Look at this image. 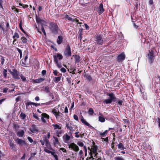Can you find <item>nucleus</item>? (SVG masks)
I'll return each mask as SVG.
<instances>
[{
  "instance_id": "13d9d810",
  "label": "nucleus",
  "mask_w": 160,
  "mask_h": 160,
  "mask_svg": "<svg viewBox=\"0 0 160 160\" xmlns=\"http://www.w3.org/2000/svg\"><path fill=\"white\" fill-rule=\"evenodd\" d=\"M20 77L21 78V79L22 80V81L23 82H25L26 81V78L22 75V74H21L20 75Z\"/></svg>"
},
{
  "instance_id": "a18cd8bd",
  "label": "nucleus",
  "mask_w": 160,
  "mask_h": 160,
  "mask_svg": "<svg viewBox=\"0 0 160 160\" xmlns=\"http://www.w3.org/2000/svg\"><path fill=\"white\" fill-rule=\"evenodd\" d=\"M77 18H79L78 17H76V18H75L73 19V21H72V22H74L75 21L77 23V24H81L82 23L79 22V20H78L77 19Z\"/></svg>"
},
{
  "instance_id": "473e14b6",
  "label": "nucleus",
  "mask_w": 160,
  "mask_h": 160,
  "mask_svg": "<svg viewBox=\"0 0 160 160\" xmlns=\"http://www.w3.org/2000/svg\"><path fill=\"white\" fill-rule=\"evenodd\" d=\"M4 22H0V28L2 30L3 33H5L6 30L4 28Z\"/></svg>"
},
{
  "instance_id": "603ef678",
  "label": "nucleus",
  "mask_w": 160,
  "mask_h": 160,
  "mask_svg": "<svg viewBox=\"0 0 160 160\" xmlns=\"http://www.w3.org/2000/svg\"><path fill=\"white\" fill-rule=\"evenodd\" d=\"M19 38V36L17 32H15L14 33V35L12 37V38Z\"/></svg>"
},
{
  "instance_id": "4c0bfd02",
  "label": "nucleus",
  "mask_w": 160,
  "mask_h": 160,
  "mask_svg": "<svg viewBox=\"0 0 160 160\" xmlns=\"http://www.w3.org/2000/svg\"><path fill=\"white\" fill-rule=\"evenodd\" d=\"M21 39L22 40L23 43L26 44H28L27 39L25 37H22Z\"/></svg>"
},
{
  "instance_id": "39448f33",
  "label": "nucleus",
  "mask_w": 160,
  "mask_h": 160,
  "mask_svg": "<svg viewBox=\"0 0 160 160\" xmlns=\"http://www.w3.org/2000/svg\"><path fill=\"white\" fill-rule=\"evenodd\" d=\"M155 55H154V51L153 50L149 51V52L147 56L148 62L151 65L153 62L155 58Z\"/></svg>"
},
{
  "instance_id": "f3484780",
  "label": "nucleus",
  "mask_w": 160,
  "mask_h": 160,
  "mask_svg": "<svg viewBox=\"0 0 160 160\" xmlns=\"http://www.w3.org/2000/svg\"><path fill=\"white\" fill-rule=\"evenodd\" d=\"M45 145L46 146L47 148L49 150H53V149L51 146L49 140L48 139H47L46 137H45Z\"/></svg>"
},
{
  "instance_id": "c03bdc74",
  "label": "nucleus",
  "mask_w": 160,
  "mask_h": 160,
  "mask_svg": "<svg viewBox=\"0 0 160 160\" xmlns=\"http://www.w3.org/2000/svg\"><path fill=\"white\" fill-rule=\"evenodd\" d=\"M16 50L19 53L20 55V59H21L22 56V50L18 48H16Z\"/></svg>"
},
{
  "instance_id": "3c124183",
  "label": "nucleus",
  "mask_w": 160,
  "mask_h": 160,
  "mask_svg": "<svg viewBox=\"0 0 160 160\" xmlns=\"http://www.w3.org/2000/svg\"><path fill=\"white\" fill-rule=\"evenodd\" d=\"M41 29H42V32H43L44 35L45 36H46V34L45 30H44V27H43V23H42V24L41 25Z\"/></svg>"
},
{
  "instance_id": "c756f323",
  "label": "nucleus",
  "mask_w": 160,
  "mask_h": 160,
  "mask_svg": "<svg viewBox=\"0 0 160 160\" xmlns=\"http://www.w3.org/2000/svg\"><path fill=\"white\" fill-rule=\"evenodd\" d=\"M24 133V131L23 130H21L17 132V135L19 137H22L23 136Z\"/></svg>"
},
{
  "instance_id": "ea45409f",
  "label": "nucleus",
  "mask_w": 160,
  "mask_h": 160,
  "mask_svg": "<svg viewBox=\"0 0 160 160\" xmlns=\"http://www.w3.org/2000/svg\"><path fill=\"white\" fill-rule=\"evenodd\" d=\"M43 91L46 93H48L50 92V88L48 86H46L44 88Z\"/></svg>"
},
{
  "instance_id": "de8ad7c7",
  "label": "nucleus",
  "mask_w": 160,
  "mask_h": 160,
  "mask_svg": "<svg viewBox=\"0 0 160 160\" xmlns=\"http://www.w3.org/2000/svg\"><path fill=\"white\" fill-rule=\"evenodd\" d=\"M88 113L90 115H92L94 113V111L92 108H90L88 111Z\"/></svg>"
},
{
  "instance_id": "4468645a",
  "label": "nucleus",
  "mask_w": 160,
  "mask_h": 160,
  "mask_svg": "<svg viewBox=\"0 0 160 160\" xmlns=\"http://www.w3.org/2000/svg\"><path fill=\"white\" fill-rule=\"evenodd\" d=\"M28 58V56L27 55L24 58V60H22L20 62L21 65L23 67H28V63L27 62L26 60Z\"/></svg>"
},
{
  "instance_id": "774afa93",
  "label": "nucleus",
  "mask_w": 160,
  "mask_h": 160,
  "mask_svg": "<svg viewBox=\"0 0 160 160\" xmlns=\"http://www.w3.org/2000/svg\"><path fill=\"white\" fill-rule=\"evenodd\" d=\"M157 121L158 124V127L160 128V118H158Z\"/></svg>"
},
{
  "instance_id": "79ce46f5",
  "label": "nucleus",
  "mask_w": 160,
  "mask_h": 160,
  "mask_svg": "<svg viewBox=\"0 0 160 160\" xmlns=\"http://www.w3.org/2000/svg\"><path fill=\"white\" fill-rule=\"evenodd\" d=\"M54 93V92H50V91L49 92H48L47 93H48V96L49 97H51L52 98V99H54V95L53 94Z\"/></svg>"
},
{
  "instance_id": "0e129e2a",
  "label": "nucleus",
  "mask_w": 160,
  "mask_h": 160,
  "mask_svg": "<svg viewBox=\"0 0 160 160\" xmlns=\"http://www.w3.org/2000/svg\"><path fill=\"white\" fill-rule=\"evenodd\" d=\"M78 38L80 39V40H81L82 38V32H81L79 33V34L78 36Z\"/></svg>"
},
{
  "instance_id": "2eb2a0df",
  "label": "nucleus",
  "mask_w": 160,
  "mask_h": 160,
  "mask_svg": "<svg viewBox=\"0 0 160 160\" xmlns=\"http://www.w3.org/2000/svg\"><path fill=\"white\" fill-rule=\"evenodd\" d=\"M29 130L32 133H36L38 132V128L34 124H33L32 125L31 128H29Z\"/></svg>"
},
{
  "instance_id": "cd10ccee",
  "label": "nucleus",
  "mask_w": 160,
  "mask_h": 160,
  "mask_svg": "<svg viewBox=\"0 0 160 160\" xmlns=\"http://www.w3.org/2000/svg\"><path fill=\"white\" fill-rule=\"evenodd\" d=\"M53 138L54 139V140L53 141V143L54 145H55L56 144H59L60 142H59L58 138L56 137H55L54 136H53Z\"/></svg>"
},
{
  "instance_id": "0eeeda50",
  "label": "nucleus",
  "mask_w": 160,
  "mask_h": 160,
  "mask_svg": "<svg viewBox=\"0 0 160 160\" xmlns=\"http://www.w3.org/2000/svg\"><path fill=\"white\" fill-rule=\"evenodd\" d=\"M9 72L12 75V78L14 79H20L19 77V72L16 69H13L12 71L10 70H9Z\"/></svg>"
},
{
  "instance_id": "e433bc0d",
  "label": "nucleus",
  "mask_w": 160,
  "mask_h": 160,
  "mask_svg": "<svg viewBox=\"0 0 160 160\" xmlns=\"http://www.w3.org/2000/svg\"><path fill=\"white\" fill-rule=\"evenodd\" d=\"M26 114L22 112H21L19 116V118L22 120H25L26 118Z\"/></svg>"
},
{
  "instance_id": "5701e85b",
  "label": "nucleus",
  "mask_w": 160,
  "mask_h": 160,
  "mask_svg": "<svg viewBox=\"0 0 160 160\" xmlns=\"http://www.w3.org/2000/svg\"><path fill=\"white\" fill-rule=\"evenodd\" d=\"M63 40V37L62 36L60 35L58 36V38L57 39V42L58 44H60L62 42Z\"/></svg>"
},
{
  "instance_id": "6e6d98bb",
  "label": "nucleus",
  "mask_w": 160,
  "mask_h": 160,
  "mask_svg": "<svg viewBox=\"0 0 160 160\" xmlns=\"http://www.w3.org/2000/svg\"><path fill=\"white\" fill-rule=\"evenodd\" d=\"M4 1L2 0H0V8H2V10H3L4 8L2 6Z\"/></svg>"
},
{
  "instance_id": "8fccbe9b",
  "label": "nucleus",
  "mask_w": 160,
  "mask_h": 160,
  "mask_svg": "<svg viewBox=\"0 0 160 160\" xmlns=\"http://www.w3.org/2000/svg\"><path fill=\"white\" fill-rule=\"evenodd\" d=\"M7 71L6 69H4L3 72V74L4 78H6L7 76Z\"/></svg>"
},
{
  "instance_id": "338daca9",
  "label": "nucleus",
  "mask_w": 160,
  "mask_h": 160,
  "mask_svg": "<svg viewBox=\"0 0 160 160\" xmlns=\"http://www.w3.org/2000/svg\"><path fill=\"white\" fill-rule=\"evenodd\" d=\"M40 142L41 143V144L42 146L44 145L45 142V139L43 138V140H40Z\"/></svg>"
},
{
  "instance_id": "37998d69",
  "label": "nucleus",
  "mask_w": 160,
  "mask_h": 160,
  "mask_svg": "<svg viewBox=\"0 0 160 160\" xmlns=\"http://www.w3.org/2000/svg\"><path fill=\"white\" fill-rule=\"evenodd\" d=\"M0 57L1 58V64L2 65H3L4 63L5 62V59L4 57L2 55H0Z\"/></svg>"
},
{
  "instance_id": "7ed1b4c3",
  "label": "nucleus",
  "mask_w": 160,
  "mask_h": 160,
  "mask_svg": "<svg viewBox=\"0 0 160 160\" xmlns=\"http://www.w3.org/2000/svg\"><path fill=\"white\" fill-rule=\"evenodd\" d=\"M107 95L109 96V98L104 100L103 101L104 104H108L111 103L112 102L117 101V98L115 97V94L112 93H107Z\"/></svg>"
},
{
  "instance_id": "a878e982",
  "label": "nucleus",
  "mask_w": 160,
  "mask_h": 160,
  "mask_svg": "<svg viewBox=\"0 0 160 160\" xmlns=\"http://www.w3.org/2000/svg\"><path fill=\"white\" fill-rule=\"evenodd\" d=\"M22 20H21L19 22V27L20 29L24 33V34H25L26 35H27V34L26 33V32L24 31V30L23 29L22 27Z\"/></svg>"
},
{
  "instance_id": "4d7b16f0",
  "label": "nucleus",
  "mask_w": 160,
  "mask_h": 160,
  "mask_svg": "<svg viewBox=\"0 0 160 160\" xmlns=\"http://www.w3.org/2000/svg\"><path fill=\"white\" fill-rule=\"evenodd\" d=\"M56 133H57L58 134H59L60 135L64 133V132L62 130H56L55 131Z\"/></svg>"
},
{
  "instance_id": "f704fd0d",
  "label": "nucleus",
  "mask_w": 160,
  "mask_h": 160,
  "mask_svg": "<svg viewBox=\"0 0 160 160\" xmlns=\"http://www.w3.org/2000/svg\"><path fill=\"white\" fill-rule=\"evenodd\" d=\"M115 143L117 144V142H112L111 144V147L113 151H115L117 149V148L115 147Z\"/></svg>"
},
{
  "instance_id": "4be33fe9",
  "label": "nucleus",
  "mask_w": 160,
  "mask_h": 160,
  "mask_svg": "<svg viewBox=\"0 0 160 160\" xmlns=\"http://www.w3.org/2000/svg\"><path fill=\"white\" fill-rule=\"evenodd\" d=\"M9 145L10 146V148L13 151L16 150V148L15 147L16 145L12 141H9L8 142Z\"/></svg>"
},
{
  "instance_id": "b1692460",
  "label": "nucleus",
  "mask_w": 160,
  "mask_h": 160,
  "mask_svg": "<svg viewBox=\"0 0 160 160\" xmlns=\"http://www.w3.org/2000/svg\"><path fill=\"white\" fill-rule=\"evenodd\" d=\"M36 21L38 24L40 23L41 25L42 24V22L45 23L46 22L45 21H44L43 20L41 19L39 17H38L37 16H36Z\"/></svg>"
},
{
  "instance_id": "423d86ee",
  "label": "nucleus",
  "mask_w": 160,
  "mask_h": 160,
  "mask_svg": "<svg viewBox=\"0 0 160 160\" xmlns=\"http://www.w3.org/2000/svg\"><path fill=\"white\" fill-rule=\"evenodd\" d=\"M52 112L55 116L57 120H58L62 119L63 114L58 110L54 109L52 111Z\"/></svg>"
},
{
  "instance_id": "dca6fc26",
  "label": "nucleus",
  "mask_w": 160,
  "mask_h": 160,
  "mask_svg": "<svg viewBox=\"0 0 160 160\" xmlns=\"http://www.w3.org/2000/svg\"><path fill=\"white\" fill-rule=\"evenodd\" d=\"M91 147H92V151H90V152H95L96 151H98V146L96 145L95 143L93 141L92 142V145L91 146Z\"/></svg>"
},
{
  "instance_id": "f8f14e48",
  "label": "nucleus",
  "mask_w": 160,
  "mask_h": 160,
  "mask_svg": "<svg viewBox=\"0 0 160 160\" xmlns=\"http://www.w3.org/2000/svg\"><path fill=\"white\" fill-rule=\"evenodd\" d=\"M126 56L124 52H122L119 55L117 58V61L120 62H121L123 61L125 58Z\"/></svg>"
},
{
  "instance_id": "aec40b11",
  "label": "nucleus",
  "mask_w": 160,
  "mask_h": 160,
  "mask_svg": "<svg viewBox=\"0 0 160 160\" xmlns=\"http://www.w3.org/2000/svg\"><path fill=\"white\" fill-rule=\"evenodd\" d=\"M45 80L44 78H40L38 79L32 80V82L33 83H40L44 81Z\"/></svg>"
},
{
  "instance_id": "c85d7f7f",
  "label": "nucleus",
  "mask_w": 160,
  "mask_h": 160,
  "mask_svg": "<svg viewBox=\"0 0 160 160\" xmlns=\"http://www.w3.org/2000/svg\"><path fill=\"white\" fill-rule=\"evenodd\" d=\"M62 75L61 74H59L58 76H59L58 77H55L54 82L55 83H57L61 80V77Z\"/></svg>"
},
{
  "instance_id": "49530a36",
  "label": "nucleus",
  "mask_w": 160,
  "mask_h": 160,
  "mask_svg": "<svg viewBox=\"0 0 160 160\" xmlns=\"http://www.w3.org/2000/svg\"><path fill=\"white\" fill-rule=\"evenodd\" d=\"M52 101H53L52 100H50L49 101L46 102H45V103H42L41 104V105H49L52 103Z\"/></svg>"
},
{
  "instance_id": "ddd939ff",
  "label": "nucleus",
  "mask_w": 160,
  "mask_h": 160,
  "mask_svg": "<svg viewBox=\"0 0 160 160\" xmlns=\"http://www.w3.org/2000/svg\"><path fill=\"white\" fill-rule=\"evenodd\" d=\"M41 116V120L42 122L46 123V120L49 118V116L46 113H42Z\"/></svg>"
},
{
  "instance_id": "bf43d9fd",
  "label": "nucleus",
  "mask_w": 160,
  "mask_h": 160,
  "mask_svg": "<svg viewBox=\"0 0 160 160\" xmlns=\"http://www.w3.org/2000/svg\"><path fill=\"white\" fill-rule=\"evenodd\" d=\"M116 102L119 105L122 106L123 103V101L122 100H119L118 101H117Z\"/></svg>"
},
{
  "instance_id": "2f4dec72",
  "label": "nucleus",
  "mask_w": 160,
  "mask_h": 160,
  "mask_svg": "<svg viewBox=\"0 0 160 160\" xmlns=\"http://www.w3.org/2000/svg\"><path fill=\"white\" fill-rule=\"evenodd\" d=\"M118 148L121 150H124L125 148L124 147V145L122 143H120L117 145Z\"/></svg>"
},
{
  "instance_id": "1a4fd4ad",
  "label": "nucleus",
  "mask_w": 160,
  "mask_h": 160,
  "mask_svg": "<svg viewBox=\"0 0 160 160\" xmlns=\"http://www.w3.org/2000/svg\"><path fill=\"white\" fill-rule=\"evenodd\" d=\"M68 148H69L71 149L74 151L77 152H78L79 150L78 146L74 142H72L70 144H69Z\"/></svg>"
},
{
  "instance_id": "7c9ffc66",
  "label": "nucleus",
  "mask_w": 160,
  "mask_h": 160,
  "mask_svg": "<svg viewBox=\"0 0 160 160\" xmlns=\"http://www.w3.org/2000/svg\"><path fill=\"white\" fill-rule=\"evenodd\" d=\"M109 130H106L104 132H99L100 135L102 137H105L106 136Z\"/></svg>"
},
{
  "instance_id": "a19ab883",
  "label": "nucleus",
  "mask_w": 160,
  "mask_h": 160,
  "mask_svg": "<svg viewBox=\"0 0 160 160\" xmlns=\"http://www.w3.org/2000/svg\"><path fill=\"white\" fill-rule=\"evenodd\" d=\"M98 120L101 122H103L105 121V119L103 117L100 116L98 117Z\"/></svg>"
},
{
  "instance_id": "20e7f679",
  "label": "nucleus",
  "mask_w": 160,
  "mask_h": 160,
  "mask_svg": "<svg viewBox=\"0 0 160 160\" xmlns=\"http://www.w3.org/2000/svg\"><path fill=\"white\" fill-rule=\"evenodd\" d=\"M53 58H54V62L56 64L57 66L60 68L62 67V63L61 62H59L58 60H61L63 58V56L59 53H57L56 55H53Z\"/></svg>"
},
{
  "instance_id": "bb28decb",
  "label": "nucleus",
  "mask_w": 160,
  "mask_h": 160,
  "mask_svg": "<svg viewBox=\"0 0 160 160\" xmlns=\"http://www.w3.org/2000/svg\"><path fill=\"white\" fill-rule=\"evenodd\" d=\"M52 126L53 127L54 129H61L62 128V125L61 124H53L52 125Z\"/></svg>"
},
{
  "instance_id": "9b49d317",
  "label": "nucleus",
  "mask_w": 160,
  "mask_h": 160,
  "mask_svg": "<svg viewBox=\"0 0 160 160\" xmlns=\"http://www.w3.org/2000/svg\"><path fill=\"white\" fill-rule=\"evenodd\" d=\"M44 151L48 153H50L52 155L54 158L55 160H59L58 155L55 154V152H52L49 150L48 149H47L46 147L44 148Z\"/></svg>"
},
{
  "instance_id": "864d4df0",
  "label": "nucleus",
  "mask_w": 160,
  "mask_h": 160,
  "mask_svg": "<svg viewBox=\"0 0 160 160\" xmlns=\"http://www.w3.org/2000/svg\"><path fill=\"white\" fill-rule=\"evenodd\" d=\"M50 133L49 132L48 133L47 136H46V135H44L43 136L42 138H43L45 139V137H46L47 139H48L50 138Z\"/></svg>"
},
{
  "instance_id": "5fc2aeb1",
  "label": "nucleus",
  "mask_w": 160,
  "mask_h": 160,
  "mask_svg": "<svg viewBox=\"0 0 160 160\" xmlns=\"http://www.w3.org/2000/svg\"><path fill=\"white\" fill-rule=\"evenodd\" d=\"M114 159L115 160H124L122 157H116L114 158Z\"/></svg>"
},
{
  "instance_id": "393cba45",
  "label": "nucleus",
  "mask_w": 160,
  "mask_h": 160,
  "mask_svg": "<svg viewBox=\"0 0 160 160\" xmlns=\"http://www.w3.org/2000/svg\"><path fill=\"white\" fill-rule=\"evenodd\" d=\"M80 57L79 55H74V61L75 63H78L80 61Z\"/></svg>"
},
{
  "instance_id": "69168bd1",
  "label": "nucleus",
  "mask_w": 160,
  "mask_h": 160,
  "mask_svg": "<svg viewBox=\"0 0 160 160\" xmlns=\"http://www.w3.org/2000/svg\"><path fill=\"white\" fill-rule=\"evenodd\" d=\"M77 144L79 146L81 147H84V146L83 143L82 142H78L77 143Z\"/></svg>"
},
{
  "instance_id": "6e6552de",
  "label": "nucleus",
  "mask_w": 160,
  "mask_h": 160,
  "mask_svg": "<svg viewBox=\"0 0 160 160\" xmlns=\"http://www.w3.org/2000/svg\"><path fill=\"white\" fill-rule=\"evenodd\" d=\"M63 54L66 58L69 57L71 56V49L69 44L67 45L64 51Z\"/></svg>"
},
{
  "instance_id": "c9c22d12",
  "label": "nucleus",
  "mask_w": 160,
  "mask_h": 160,
  "mask_svg": "<svg viewBox=\"0 0 160 160\" xmlns=\"http://www.w3.org/2000/svg\"><path fill=\"white\" fill-rule=\"evenodd\" d=\"M84 77H85L89 82L91 81L92 79L91 76L88 74H86L84 76Z\"/></svg>"
},
{
  "instance_id": "f03ea898",
  "label": "nucleus",
  "mask_w": 160,
  "mask_h": 160,
  "mask_svg": "<svg viewBox=\"0 0 160 160\" xmlns=\"http://www.w3.org/2000/svg\"><path fill=\"white\" fill-rule=\"evenodd\" d=\"M49 28L51 32L55 35L58 34V30H60L57 24L52 22H49Z\"/></svg>"
},
{
  "instance_id": "680f3d73",
  "label": "nucleus",
  "mask_w": 160,
  "mask_h": 160,
  "mask_svg": "<svg viewBox=\"0 0 160 160\" xmlns=\"http://www.w3.org/2000/svg\"><path fill=\"white\" fill-rule=\"evenodd\" d=\"M79 133V132L78 131V130L76 131V132L75 133V134H76L75 136V137L77 138H78L80 137V136L79 135V134H78V133Z\"/></svg>"
},
{
  "instance_id": "72a5a7b5",
  "label": "nucleus",
  "mask_w": 160,
  "mask_h": 160,
  "mask_svg": "<svg viewBox=\"0 0 160 160\" xmlns=\"http://www.w3.org/2000/svg\"><path fill=\"white\" fill-rule=\"evenodd\" d=\"M65 16L64 17V18L65 20H68L69 21L72 22V21H73V18H72L71 17H69L68 15L66 14H65Z\"/></svg>"
},
{
  "instance_id": "a211bd4d",
  "label": "nucleus",
  "mask_w": 160,
  "mask_h": 160,
  "mask_svg": "<svg viewBox=\"0 0 160 160\" xmlns=\"http://www.w3.org/2000/svg\"><path fill=\"white\" fill-rule=\"evenodd\" d=\"M70 138V136L68 135L67 133L65 134L62 137V139L64 142L66 143L68 142Z\"/></svg>"
},
{
  "instance_id": "f257e3e1",
  "label": "nucleus",
  "mask_w": 160,
  "mask_h": 160,
  "mask_svg": "<svg viewBox=\"0 0 160 160\" xmlns=\"http://www.w3.org/2000/svg\"><path fill=\"white\" fill-rule=\"evenodd\" d=\"M105 34L99 33L96 34L94 38L95 43L98 45H102L104 42L105 39L104 38Z\"/></svg>"
},
{
  "instance_id": "e2e57ef3",
  "label": "nucleus",
  "mask_w": 160,
  "mask_h": 160,
  "mask_svg": "<svg viewBox=\"0 0 160 160\" xmlns=\"http://www.w3.org/2000/svg\"><path fill=\"white\" fill-rule=\"evenodd\" d=\"M89 154L90 155V157H89L90 159H91L92 160H93L94 158L92 156V153L91 152H89Z\"/></svg>"
},
{
  "instance_id": "09e8293b",
  "label": "nucleus",
  "mask_w": 160,
  "mask_h": 160,
  "mask_svg": "<svg viewBox=\"0 0 160 160\" xmlns=\"http://www.w3.org/2000/svg\"><path fill=\"white\" fill-rule=\"evenodd\" d=\"M33 117L37 119V120L40 121V119L38 118V116L37 114H36V113H33Z\"/></svg>"
},
{
  "instance_id": "6ab92c4d",
  "label": "nucleus",
  "mask_w": 160,
  "mask_h": 160,
  "mask_svg": "<svg viewBox=\"0 0 160 160\" xmlns=\"http://www.w3.org/2000/svg\"><path fill=\"white\" fill-rule=\"evenodd\" d=\"M16 142L20 145H25L26 143L24 140L18 138L16 141Z\"/></svg>"
},
{
  "instance_id": "412c9836",
  "label": "nucleus",
  "mask_w": 160,
  "mask_h": 160,
  "mask_svg": "<svg viewBox=\"0 0 160 160\" xmlns=\"http://www.w3.org/2000/svg\"><path fill=\"white\" fill-rule=\"evenodd\" d=\"M25 105L27 108L30 105H34L36 107L41 105V104L40 103H36L31 102H27L25 103Z\"/></svg>"
},
{
  "instance_id": "58836bf2",
  "label": "nucleus",
  "mask_w": 160,
  "mask_h": 160,
  "mask_svg": "<svg viewBox=\"0 0 160 160\" xmlns=\"http://www.w3.org/2000/svg\"><path fill=\"white\" fill-rule=\"evenodd\" d=\"M81 121L85 125H86L88 126H90V124L87 122L86 120L84 119L83 117H82V118L81 119Z\"/></svg>"
},
{
  "instance_id": "9d476101",
  "label": "nucleus",
  "mask_w": 160,
  "mask_h": 160,
  "mask_svg": "<svg viewBox=\"0 0 160 160\" xmlns=\"http://www.w3.org/2000/svg\"><path fill=\"white\" fill-rule=\"evenodd\" d=\"M94 10L98 12L99 15L105 11L102 3H101L99 7H95Z\"/></svg>"
},
{
  "instance_id": "052dcab7",
  "label": "nucleus",
  "mask_w": 160,
  "mask_h": 160,
  "mask_svg": "<svg viewBox=\"0 0 160 160\" xmlns=\"http://www.w3.org/2000/svg\"><path fill=\"white\" fill-rule=\"evenodd\" d=\"M6 31H8L9 29V24L8 22H7L6 23Z\"/></svg>"
}]
</instances>
